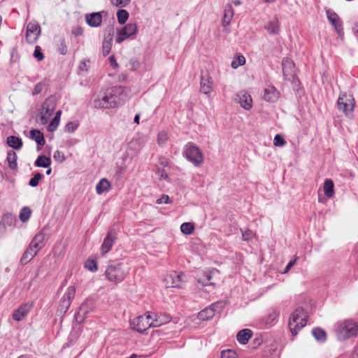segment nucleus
<instances>
[{"mask_svg": "<svg viewBox=\"0 0 358 358\" xmlns=\"http://www.w3.org/2000/svg\"><path fill=\"white\" fill-rule=\"evenodd\" d=\"M280 310L278 308H271L262 319V322L267 326H273L275 324L279 316Z\"/></svg>", "mask_w": 358, "mask_h": 358, "instance_id": "nucleus-20", "label": "nucleus"}, {"mask_svg": "<svg viewBox=\"0 0 358 358\" xmlns=\"http://www.w3.org/2000/svg\"><path fill=\"white\" fill-rule=\"evenodd\" d=\"M237 98L241 106L245 110H250L252 106V99L251 96L246 92L241 91L237 94Z\"/></svg>", "mask_w": 358, "mask_h": 358, "instance_id": "nucleus-22", "label": "nucleus"}, {"mask_svg": "<svg viewBox=\"0 0 358 358\" xmlns=\"http://www.w3.org/2000/svg\"><path fill=\"white\" fill-rule=\"evenodd\" d=\"M53 157L56 161H59L60 162H62L65 160V157H64V153L59 150H57L55 152Z\"/></svg>", "mask_w": 358, "mask_h": 358, "instance_id": "nucleus-57", "label": "nucleus"}, {"mask_svg": "<svg viewBox=\"0 0 358 358\" xmlns=\"http://www.w3.org/2000/svg\"><path fill=\"white\" fill-rule=\"evenodd\" d=\"M274 145L282 147L285 145L286 142L283 137L280 134H276L273 140Z\"/></svg>", "mask_w": 358, "mask_h": 358, "instance_id": "nucleus-50", "label": "nucleus"}, {"mask_svg": "<svg viewBox=\"0 0 358 358\" xmlns=\"http://www.w3.org/2000/svg\"><path fill=\"white\" fill-rule=\"evenodd\" d=\"M245 64V58L243 55H238L233 59L231 64V66L236 69L238 66H243Z\"/></svg>", "mask_w": 358, "mask_h": 358, "instance_id": "nucleus-41", "label": "nucleus"}, {"mask_svg": "<svg viewBox=\"0 0 358 358\" xmlns=\"http://www.w3.org/2000/svg\"><path fill=\"white\" fill-rule=\"evenodd\" d=\"M94 302L91 299L86 300L81 304L79 310L75 315V318L78 322H83L88 315L94 310Z\"/></svg>", "mask_w": 358, "mask_h": 358, "instance_id": "nucleus-12", "label": "nucleus"}, {"mask_svg": "<svg viewBox=\"0 0 358 358\" xmlns=\"http://www.w3.org/2000/svg\"><path fill=\"white\" fill-rule=\"evenodd\" d=\"M34 164L37 167L47 168L50 166L51 159L45 155H41L37 158Z\"/></svg>", "mask_w": 358, "mask_h": 358, "instance_id": "nucleus-36", "label": "nucleus"}, {"mask_svg": "<svg viewBox=\"0 0 358 358\" xmlns=\"http://www.w3.org/2000/svg\"><path fill=\"white\" fill-rule=\"evenodd\" d=\"M78 126L79 123L78 121L69 122L66 124L65 131L73 133L78 129Z\"/></svg>", "mask_w": 358, "mask_h": 358, "instance_id": "nucleus-44", "label": "nucleus"}, {"mask_svg": "<svg viewBox=\"0 0 358 358\" xmlns=\"http://www.w3.org/2000/svg\"><path fill=\"white\" fill-rule=\"evenodd\" d=\"M252 336V331L248 329L241 330L237 334V340L241 344L248 343Z\"/></svg>", "mask_w": 358, "mask_h": 358, "instance_id": "nucleus-29", "label": "nucleus"}, {"mask_svg": "<svg viewBox=\"0 0 358 358\" xmlns=\"http://www.w3.org/2000/svg\"><path fill=\"white\" fill-rule=\"evenodd\" d=\"M129 13L124 9H120L117 12V21L120 24H124L129 18Z\"/></svg>", "mask_w": 358, "mask_h": 358, "instance_id": "nucleus-38", "label": "nucleus"}, {"mask_svg": "<svg viewBox=\"0 0 358 358\" xmlns=\"http://www.w3.org/2000/svg\"><path fill=\"white\" fill-rule=\"evenodd\" d=\"M144 146V141L141 138H134L129 143L128 148L134 154H138Z\"/></svg>", "mask_w": 358, "mask_h": 358, "instance_id": "nucleus-26", "label": "nucleus"}, {"mask_svg": "<svg viewBox=\"0 0 358 358\" xmlns=\"http://www.w3.org/2000/svg\"><path fill=\"white\" fill-rule=\"evenodd\" d=\"M87 269L90 271L95 272L98 270L96 262L94 259H88L85 264Z\"/></svg>", "mask_w": 358, "mask_h": 358, "instance_id": "nucleus-45", "label": "nucleus"}, {"mask_svg": "<svg viewBox=\"0 0 358 358\" xmlns=\"http://www.w3.org/2000/svg\"><path fill=\"white\" fill-rule=\"evenodd\" d=\"M157 173L159 176H160L162 179H164V180L169 179L168 175L166 173H164V170H161V169H158Z\"/></svg>", "mask_w": 358, "mask_h": 358, "instance_id": "nucleus-64", "label": "nucleus"}, {"mask_svg": "<svg viewBox=\"0 0 358 358\" xmlns=\"http://www.w3.org/2000/svg\"><path fill=\"white\" fill-rule=\"evenodd\" d=\"M334 182L331 179H327L324 182V192L326 196L331 198L334 195Z\"/></svg>", "mask_w": 358, "mask_h": 358, "instance_id": "nucleus-34", "label": "nucleus"}, {"mask_svg": "<svg viewBox=\"0 0 358 358\" xmlns=\"http://www.w3.org/2000/svg\"><path fill=\"white\" fill-rule=\"evenodd\" d=\"M224 307V303L221 301H217L212 303L210 306L206 307L198 313V318L200 320L204 321L212 318L215 313H219Z\"/></svg>", "mask_w": 358, "mask_h": 358, "instance_id": "nucleus-10", "label": "nucleus"}, {"mask_svg": "<svg viewBox=\"0 0 358 358\" xmlns=\"http://www.w3.org/2000/svg\"><path fill=\"white\" fill-rule=\"evenodd\" d=\"M59 51L63 55H66L68 52L67 46L65 45V43L64 41H62L60 44V46L59 48Z\"/></svg>", "mask_w": 358, "mask_h": 358, "instance_id": "nucleus-62", "label": "nucleus"}, {"mask_svg": "<svg viewBox=\"0 0 358 358\" xmlns=\"http://www.w3.org/2000/svg\"><path fill=\"white\" fill-rule=\"evenodd\" d=\"M17 155L13 150H10L7 155V162L10 169L15 170L17 168Z\"/></svg>", "mask_w": 358, "mask_h": 358, "instance_id": "nucleus-35", "label": "nucleus"}, {"mask_svg": "<svg viewBox=\"0 0 358 358\" xmlns=\"http://www.w3.org/2000/svg\"><path fill=\"white\" fill-rule=\"evenodd\" d=\"M75 294H76V288H75V287L74 286H69L66 289V292H65L62 299H64V300L68 301L70 303H71L73 299L75 297Z\"/></svg>", "mask_w": 358, "mask_h": 358, "instance_id": "nucleus-37", "label": "nucleus"}, {"mask_svg": "<svg viewBox=\"0 0 358 358\" xmlns=\"http://www.w3.org/2000/svg\"><path fill=\"white\" fill-rule=\"evenodd\" d=\"M113 3L116 7H125L127 6L131 1V0H111Z\"/></svg>", "mask_w": 358, "mask_h": 358, "instance_id": "nucleus-54", "label": "nucleus"}, {"mask_svg": "<svg viewBox=\"0 0 358 358\" xmlns=\"http://www.w3.org/2000/svg\"><path fill=\"white\" fill-rule=\"evenodd\" d=\"M90 60H83L78 65V69L80 71H87L89 69Z\"/></svg>", "mask_w": 358, "mask_h": 358, "instance_id": "nucleus-53", "label": "nucleus"}, {"mask_svg": "<svg viewBox=\"0 0 358 358\" xmlns=\"http://www.w3.org/2000/svg\"><path fill=\"white\" fill-rule=\"evenodd\" d=\"M165 281L167 287L180 288L185 282V275L173 271L166 276Z\"/></svg>", "mask_w": 358, "mask_h": 358, "instance_id": "nucleus-14", "label": "nucleus"}, {"mask_svg": "<svg viewBox=\"0 0 358 358\" xmlns=\"http://www.w3.org/2000/svg\"><path fill=\"white\" fill-rule=\"evenodd\" d=\"M57 106L56 99L54 96L47 98L41 106L40 120L41 124H47L50 117L53 115Z\"/></svg>", "mask_w": 358, "mask_h": 358, "instance_id": "nucleus-7", "label": "nucleus"}, {"mask_svg": "<svg viewBox=\"0 0 358 358\" xmlns=\"http://www.w3.org/2000/svg\"><path fill=\"white\" fill-rule=\"evenodd\" d=\"M43 87H44V83H37L34 88V90L32 92V95L35 96V95L40 94L42 92Z\"/></svg>", "mask_w": 358, "mask_h": 358, "instance_id": "nucleus-56", "label": "nucleus"}, {"mask_svg": "<svg viewBox=\"0 0 358 358\" xmlns=\"http://www.w3.org/2000/svg\"><path fill=\"white\" fill-rule=\"evenodd\" d=\"M280 96V93L274 86L268 85L264 92V99L268 102H275Z\"/></svg>", "mask_w": 358, "mask_h": 358, "instance_id": "nucleus-23", "label": "nucleus"}, {"mask_svg": "<svg viewBox=\"0 0 358 358\" xmlns=\"http://www.w3.org/2000/svg\"><path fill=\"white\" fill-rule=\"evenodd\" d=\"M159 164L162 167H166L169 164V160L165 157H160L159 158Z\"/></svg>", "mask_w": 358, "mask_h": 358, "instance_id": "nucleus-59", "label": "nucleus"}, {"mask_svg": "<svg viewBox=\"0 0 358 358\" xmlns=\"http://www.w3.org/2000/svg\"><path fill=\"white\" fill-rule=\"evenodd\" d=\"M234 12L231 5L227 4L224 8V15L222 22L223 27H227L230 24L234 17Z\"/></svg>", "mask_w": 358, "mask_h": 358, "instance_id": "nucleus-27", "label": "nucleus"}, {"mask_svg": "<svg viewBox=\"0 0 358 358\" xmlns=\"http://www.w3.org/2000/svg\"><path fill=\"white\" fill-rule=\"evenodd\" d=\"M124 88L121 86H114L101 92L93 101L96 108H112L121 105L124 101Z\"/></svg>", "mask_w": 358, "mask_h": 358, "instance_id": "nucleus-1", "label": "nucleus"}, {"mask_svg": "<svg viewBox=\"0 0 358 358\" xmlns=\"http://www.w3.org/2000/svg\"><path fill=\"white\" fill-rule=\"evenodd\" d=\"M211 274L210 273H206L204 275L203 279H199L198 281L199 283H201L203 286H207L212 285L213 283L210 282L211 280Z\"/></svg>", "mask_w": 358, "mask_h": 358, "instance_id": "nucleus-51", "label": "nucleus"}, {"mask_svg": "<svg viewBox=\"0 0 358 358\" xmlns=\"http://www.w3.org/2000/svg\"><path fill=\"white\" fill-rule=\"evenodd\" d=\"M152 327H158L169 323L171 317L166 313H155L150 312Z\"/></svg>", "mask_w": 358, "mask_h": 358, "instance_id": "nucleus-16", "label": "nucleus"}, {"mask_svg": "<svg viewBox=\"0 0 358 358\" xmlns=\"http://www.w3.org/2000/svg\"><path fill=\"white\" fill-rule=\"evenodd\" d=\"M31 210L29 207H24L22 208L20 213V218L22 222H26L29 220L31 215Z\"/></svg>", "mask_w": 358, "mask_h": 358, "instance_id": "nucleus-43", "label": "nucleus"}, {"mask_svg": "<svg viewBox=\"0 0 358 358\" xmlns=\"http://www.w3.org/2000/svg\"><path fill=\"white\" fill-rule=\"evenodd\" d=\"M308 315L301 308H297L292 313L289 320V327L293 336H296L298 331L306 326Z\"/></svg>", "mask_w": 358, "mask_h": 358, "instance_id": "nucleus-4", "label": "nucleus"}, {"mask_svg": "<svg viewBox=\"0 0 358 358\" xmlns=\"http://www.w3.org/2000/svg\"><path fill=\"white\" fill-rule=\"evenodd\" d=\"M220 358H238V356L234 350H224L221 351Z\"/></svg>", "mask_w": 358, "mask_h": 358, "instance_id": "nucleus-42", "label": "nucleus"}, {"mask_svg": "<svg viewBox=\"0 0 358 358\" xmlns=\"http://www.w3.org/2000/svg\"><path fill=\"white\" fill-rule=\"evenodd\" d=\"M106 31L102 43V52L103 56H106L109 54L113 45V28H109Z\"/></svg>", "mask_w": 358, "mask_h": 358, "instance_id": "nucleus-19", "label": "nucleus"}, {"mask_svg": "<svg viewBox=\"0 0 358 358\" xmlns=\"http://www.w3.org/2000/svg\"><path fill=\"white\" fill-rule=\"evenodd\" d=\"M117 236L115 231H114L113 230H110L108 232L106 237L104 238L101 247V252L103 255L110 250Z\"/></svg>", "mask_w": 358, "mask_h": 358, "instance_id": "nucleus-17", "label": "nucleus"}, {"mask_svg": "<svg viewBox=\"0 0 358 358\" xmlns=\"http://www.w3.org/2000/svg\"><path fill=\"white\" fill-rule=\"evenodd\" d=\"M109 62H110V65L113 68L117 69L118 67V64L117 63L116 59L114 56H110L109 57Z\"/></svg>", "mask_w": 358, "mask_h": 358, "instance_id": "nucleus-63", "label": "nucleus"}, {"mask_svg": "<svg viewBox=\"0 0 358 358\" xmlns=\"http://www.w3.org/2000/svg\"><path fill=\"white\" fill-rule=\"evenodd\" d=\"M43 176L40 173H36L29 182V185L31 187H36L38 185L39 180L42 178Z\"/></svg>", "mask_w": 358, "mask_h": 358, "instance_id": "nucleus-48", "label": "nucleus"}, {"mask_svg": "<svg viewBox=\"0 0 358 358\" xmlns=\"http://www.w3.org/2000/svg\"><path fill=\"white\" fill-rule=\"evenodd\" d=\"M8 146L15 150H20L22 147V139L15 136H10L6 139Z\"/></svg>", "mask_w": 358, "mask_h": 358, "instance_id": "nucleus-31", "label": "nucleus"}, {"mask_svg": "<svg viewBox=\"0 0 358 358\" xmlns=\"http://www.w3.org/2000/svg\"><path fill=\"white\" fill-rule=\"evenodd\" d=\"M282 66L284 76H293L294 74V64L289 58L283 59Z\"/></svg>", "mask_w": 358, "mask_h": 358, "instance_id": "nucleus-25", "label": "nucleus"}, {"mask_svg": "<svg viewBox=\"0 0 358 358\" xmlns=\"http://www.w3.org/2000/svg\"><path fill=\"white\" fill-rule=\"evenodd\" d=\"M128 273L124 264L121 262H115L109 264L105 271L106 278L114 282H120L123 281Z\"/></svg>", "mask_w": 358, "mask_h": 358, "instance_id": "nucleus-5", "label": "nucleus"}, {"mask_svg": "<svg viewBox=\"0 0 358 358\" xmlns=\"http://www.w3.org/2000/svg\"><path fill=\"white\" fill-rule=\"evenodd\" d=\"M297 257H294V259L291 260L288 264L286 266L285 268V271L283 272V273H286L289 271V270L296 264V261H297Z\"/></svg>", "mask_w": 358, "mask_h": 358, "instance_id": "nucleus-60", "label": "nucleus"}, {"mask_svg": "<svg viewBox=\"0 0 358 358\" xmlns=\"http://www.w3.org/2000/svg\"><path fill=\"white\" fill-rule=\"evenodd\" d=\"M326 14L329 22L334 27L339 37L343 38V22L338 15L333 10L327 9Z\"/></svg>", "mask_w": 358, "mask_h": 358, "instance_id": "nucleus-13", "label": "nucleus"}, {"mask_svg": "<svg viewBox=\"0 0 358 358\" xmlns=\"http://www.w3.org/2000/svg\"><path fill=\"white\" fill-rule=\"evenodd\" d=\"M31 308L32 304L31 303H24L22 305L13 313V319L17 322L22 320L31 310Z\"/></svg>", "mask_w": 358, "mask_h": 358, "instance_id": "nucleus-21", "label": "nucleus"}, {"mask_svg": "<svg viewBox=\"0 0 358 358\" xmlns=\"http://www.w3.org/2000/svg\"><path fill=\"white\" fill-rule=\"evenodd\" d=\"M41 29L36 22H30L27 25L26 40L29 43H34L41 34Z\"/></svg>", "mask_w": 358, "mask_h": 358, "instance_id": "nucleus-11", "label": "nucleus"}, {"mask_svg": "<svg viewBox=\"0 0 358 358\" xmlns=\"http://www.w3.org/2000/svg\"><path fill=\"white\" fill-rule=\"evenodd\" d=\"M72 34L75 36H81L83 34V29L81 27H76L73 29Z\"/></svg>", "mask_w": 358, "mask_h": 358, "instance_id": "nucleus-61", "label": "nucleus"}, {"mask_svg": "<svg viewBox=\"0 0 358 358\" xmlns=\"http://www.w3.org/2000/svg\"><path fill=\"white\" fill-rule=\"evenodd\" d=\"M34 56L38 61H42L44 59L43 53L41 52V49L40 46L37 45L35 47V50L34 52Z\"/></svg>", "mask_w": 358, "mask_h": 358, "instance_id": "nucleus-52", "label": "nucleus"}, {"mask_svg": "<svg viewBox=\"0 0 358 358\" xmlns=\"http://www.w3.org/2000/svg\"><path fill=\"white\" fill-rule=\"evenodd\" d=\"M132 328L138 332L143 333L152 327L150 312L134 319L131 323Z\"/></svg>", "mask_w": 358, "mask_h": 358, "instance_id": "nucleus-9", "label": "nucleus"}, {"mask_svg": "<svg viewBox=\"0 0 358 358\" xmlns=\"http://www.w3.org/2000/svg\"><path fill=\"white\" fill-rule=\"evenodd\" d=\"M312 334L318 342L324 343L327 340V334L325 331L321 328L317 327L313 329Z\"/></svg>", "mask_w": 358, "mask_h": 358, "instance_id": "nucleus-33", "label": "nucleus"}, {"mask_svg": "<svg viewBox=\"0 0 358 358\" xmlns=\"http://www.w3.org/2000/svg\"><path fill=\"white\" fill-rule=\"evenodd\" d=\"M180 230L185 235L192 234L194 230V225L192 222H184L180 226Z\"/></svg>", "mask_w": 358, "mask_h": 358, "instance_id": "nucleus-39", "label": "nucleus"}, {"mask_svg": "<svg viewBox=\"0 0 358 358\" xmlns=\"http://www.w3.org/2000/svg\"><path fill=\"white\" fill-rule=\"evenodd\" d=\"M138 32L136 23H128L124 27L116 29L115 42L121 44L128 38H133Z\"/></svg>", "mask_w": 358, "mask_h": 358, "instance_id": "nucleus-6", "label": "nucleus"}, {"mask_svg": "<svg viewBox=\"0 0 358 358\" xmlns=\"http://www.w3.org/2000/svg\"><path fill=\"white\" fill-rule=\"evenodd\" d=\"M59 121V120L53 117L48 126V131L50 132L55 131L58 127Z\"/></svg>", "mask_w": 358, "mask_h": 358, "instance_id": "nucleus-49", "label": "nucleus"}, {"mask_svg": "<svg viewBox=\"0 0 358 358\" xmlns=\"http://www.w3.org/2000/svg\"><path fill=\"white\" fill-rule=\"evenodd\" d=\"M200 90L206 95H210L213 90V80L208 73H201Z\"/></svg>", "mask_w": 358, "mask_h": 358, "instance_id": "nucleus-15", "label": "nucleus"}, {"mask_svg": "<svg viewBox=\"0 0 358 358\" xmlns=\"http://www.w3.org/2000/svg\"><path fill=\"white\" fill-rule=\"evenodd\" d=\"M37 253L38 252L29 245L28 248L20 259V263L22 265L27 264L37 255Z\"/></svg>", "mask_w": 358, "mask_h": 358, "instance_id": "nucleus-28", "label": "nucleus"}, {"mask_svg": "<svg viewBox=\"0 0 358 358\" xmlns=\"http://www.w3.org/2000/svg\"><path fill=\"white\" fill-rule=\"evenodd\" d=\"M338 108L346 115L351 114L355 108V99L350 94H341L338 99Z\"/></svg>", "mask_w": 358, "mask_h": 358, "instance_id": "nucleus-8", "label": "nucleus"}, {"mask_svg": "<svg viewBox=\"0 0 358 358\" xmlns=\"http://www.w3.org/2000/svg\"><path fill=\"white\" fill-rule=\"evenodd\" d=\"M252 236V232L250 229L242 231V237L244 241H249Z\"/></svg>", "mask_w": 358, "mask_h": 358, "instance_id": "nucleus-58", "label": "nucleus"}, {"mask_svg": "<svg viewBox=\"0 0 358 358\" xmlns=\"http://www.w3.org/2000/svg\"><path fill=\"white\" fill-rule=\"evenodd\" d=\"M110 184L106 178H102L96 186V192L98 194H101L104 192H108Z\"/></svg>", "mask_w": 358, "mask_h": 358, "instance_id": "nucleus-32", "label": "nucleus"}, {"mask_svg": "<svg viewBox=\"0 0 358 358\" xmlns=\"http://www.w3.org/2000/svg\"><path fill=\"white\" fill-rule=\"evenodd\" d=\"M182 155L195 167H199L203 164L204 160L202 151L193 142H188L184 146Z\"/></svg>", "mask_w": 358, "mask_h": 358, "instance_id": "nucleus-3", "label": "nucleus"}, {"mask_svg": "<svg viewBox=\"0 0 358 358\" xmlns=\"http://www.w3.org/2000/svg\"><path fill=\"white\" fill-rule=\"evenodd\" d=\"M168 140V134L166 131H162L158 134L157 141L160 145H164Z\"/></svg>", "mask_w": 358, "mask_h": 358, "instance_id": "nucleus-47", "label": "nucleus"}, {"mask_svg": "<svg viewBox=\"0 0 358 358\" xmlns=\"http://www.w3.org/2000/svg\"><path fill=\"white\" fill-rule=\"evenodd\" d=\"M30 138L35 141L39 145H43L45 143L44 136L42 132L38 129H31L30 131Z\"/></svg>", "mask_w": 358, "mask_h": 358, "instance_id": "nucleus-30", "label": "nucleus"}, {"mask_svg": "<svg viewBox=\"0 0 358 358\" xmlns=\"http://www.w3.org/2000/svg\"><path fill=\"white\" fill-rule=\"evenodd\" d=\"M86 23L91 27L97 28L102 24V15L101 12L87 13L85 15Z\"/></svg>", "mask_w": 358, "mask_h": 358, "instance_id": "nucleus-18", "label": "nucleus"}, {"mask_svg": "<svg viewBox=\"0 0 358 358\" xmlns=\"http://www.w3.org/2000/svg\"><path fill=\"white\" fill-rule=\"evenodd\" d=\"M171 200L170 197L168 195L164 194L162 196L161 198L157 199L156 203L157 204H162V203H171Z\"/></svg>", "mask_w": 358, "mask_h": 358, "instance_id": "nucleus-55", "label": "nucleus"}, {"mask_svg": "<svg viewBox=\"0 0 358 358\" xmlns=\"http://www.w3.org/2000/svg\"><path fill=\"white\" fill-rule=\"evenodd\" d=\"M71 304V303H70L69 301H66L64 299H62L58 310L60 311L61 313H65L68 310Z\"/></svg>", "mask_w": 358, "mask_h": 358, "instance_id": "nucleus-46", "label": "nucleus"}, {"mask_svg": "<svg viewBox=\"0 0 358 358\" xmlns=\"http://www.w3.org/2000/svg\"><path fill=\"white\" fill-rule=\"evenodd\" d=\"M266 29L270 34H277L279 31L278 21L275 19L269 22V23L266 27Z\"/></svg>", "mask_w": 358, "mask_h": 358, "instance_id": "nucleus-40", "label": "nucleus"}, {"mask_svg": "<svg viewBox=\"0 0 358 358\" xmlns=\"http://www.w3.org/2000/svg\"><path fill=\"white\" fill-rule=\"evenodd\" d=\"M358 325L352 320H345L338 322L334 325V331L339 341H345L357 334Z\"/></svg>", "mask_w": 358, "mask_h": 358, "instance_id": "nucleus-2", "label": "nucleus"}, {"mask_svg": "<svg viewBox=\"0 0 358 358\" xmlns=\"http://www.w3.org/2000/svg\"><path fill=\"white\" fill-rule=\"evenodd\" d=\"M45 234L41 231L34 237L29 245L38 252L45 246Z\"/></svg>", "mask_w": 358, "mask_h": 358, "instance_id": "nucleus-24", "label": "nucleus"}]
</instances>
